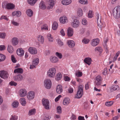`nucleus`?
<instances>
[{"label":"nucleus","instance_id":"obj_5","mask_svg":"<svg viewBox=\"0 0 120 120\" xmlns=\"http://www.w3.org/2000/svg\"><path fill=\"white\" fill-rule=\"evenodd\" d=\"M44 84L45 87L48 89H50L52 85V82L51 80L49 79H45L44 82Z\"/></svg>","mask_w":120,"mask_h":120},{"label":"nucleus","instance_id":"obj_40","mask_svg":"<svg viewBox=\"0 0 120 120\" xmlns=\"http://www.w3.org/2000/svg\"><path fill=\"white\" fill-rule=\"evenodd\" d=\"M41 30H48V26L46 24H44L43 25L41 26Z\"/></svg>","mask_w":120,"mask_h":120},{"label":"nucleus","instance_id":"obj_45","mask_svg":"<svg viewBox=\"0 0 120 120\" xmlns=\"http://www.w3.org/2000/svg\"><path fill=\"white\" fill-rule=\"evenodd\" d=\"M79 2L82 4H87L88 3V1L87 0H79Z\"/></svg>","mask_w":120,"mask_h":120},{"label":"nucleus","instance_id":"obj_46","mask_svg":"<svg viewBox=\"0 0 120 120\" xmlns=\"http://www.w3.org/2000/svg\"><path fill=\"white\" fill-rule=\"evenodd\" d=\"M90 40L89 39L86 38H84L82 40V42L84 44H87L90 41Z\"/></svg>","mask_w":120,"mask_h":120},{"label":"nucleus","instance_id":"obj_24","mask_svg":"<svg viewBox=\"0 0 120 120\" xmlns=\"http://www.w3.org/2000/svg\"><path fill=\"white\" fill-rule=\"evenodd\" d=\"M70 102V99L68 98H65L64 100L63 103L64 105H66L68 104Z\"/></svg>","mask_w":120,"mask_h":120},{"label":"nucleus","instance_id":"obj_34","mask_svg":"<svg viewBox=\"0 0 120 120\" xmlns=\"http://www.w3.org/2000/svg\"><path fill=\"white\" fill-rule=\"evenodd\" d=\"M7 49L8 51L10 53H12L14 50L13 47L10 45L8 46Z\"/></svg>","mask_w":120,"mask_h":120},{"label":"nucleus","instance_id":"obj_4","mask_svg":"<svg viewBox=\"0 0 120 120\" xmlns=\"http://www.w3.org/2000/svg\"><path fill=\"white\" fill-rule=\"evenodd\" d=\"M56 71V69L54 68H49L47 72L48 76L50 78L54 77Z\"/></svg>","mask_w":120,"mask_h":120},{"label":"nucleus","instance_id":"obj_42","mask_svg":"<svg viewBox=\"0 0 120 120\" xmlns=\"http://www.w3.org/2000/svg\"><path fill=\"white\" fill-rule=\"evenodd\" d=\"M94 50L95 51H98L100 52H102L103 51L101 48L100 47H98L95 48Z\"/></svg>","mask_w":120,"mask_h":120},{"label":"nucleus","instance_id":"obj_57","mask_svg":"<svg viewBox=\"0 0 120 120\" xmlns=\"http://www.w3.org/2000/svg\"><path fill=\"white\" fill-rule=\"evenodd\" d=\"M8 4L5 2H4L2 4V7L3 8H6Z\"/></svg>","mask_w":120,"mask_h":120},{"label":"nucleus","instance_id":"obj_31","mask_svg":"<svg viewBox=\"0 0 120 120\" xmlns=\"http://www.w3.org/2000/svg\"><path fill=\"white\" fill-rule=\"evenodd\" d=\"M62 76V74L60 73H59L56 76V79L57 81L60 80L61 79Z\"/></svg>","mask_w":120,"mask_h":120},{"label":"nucleus","instance_id":"obj_13","mask_svg":"<svg viewBox=\"0 0 120 120\" xmlns=\"http://www.w3.org/2000/svg\"><path fill=\"white\" fill-rule=\"evenodd\" d=\"M28 51L31 54H35L37 53L36 49L34 47H30L28 49Z\"/></svg>","mask_w":120,"mask_h":120},{"label":"nucleus","instance_id":"obj_38","mask_svg":"<svg viewBox=\"0 0 120 120\" xmlns=\"http://www.w3.org/2000/svg\"><path fill=\"white\" fill-rule=\"evenodd\" d=\"M12 106L13 108H17L19 105V103L18 102L14 101L12 104Z\"/></svg>","mask_w":120,"mask_h":120},{"label":"nucleus","instance_id":"obj_53","mask_svg":"<svg viewBox=\"0 0 120 120\" xmlns=\"http://www.w3.org/2000/svg\"><path fill=\"white\" fill-rule=\"evenodd\" d=\"M9 84L11 86H16L17 85V83L13 81H11L9 83Z\"/></svg>","mask_w":120,"mask_h":120},{"label":"nucleus","instance_id":"obj_8","mask_svg":"<svg viewBox=\"0 0 120 120\" xmlns=\"http://www.w3.org/2000/svg\"><path fill=\"white\" fill-rule=\"evenodd\" d=\"M71 25L73 27L77 28L79 25V21L77 19H75L72 22Z\"/></svg>","mask_w":120,"mask_h":120},{"label":"nucleus","instance_id":"obj_47","mask_svg":"<svg viewBox=\"0 0 120 120\" xmlns=\"http://www.w3.org/2000/svg\"><path fill=\"white\" fill-rule=\"evenodd\" d=\"M77 12L79 16H81L83 14L81 8L78 9Z\"/></svg>","mask_w":120,"mask_h":120},{"label":"nucleus","instance_id":"obj_36","mask_svg":"<svg viewBox=\"0 0 120 120\" xmlns=\"http://www.w3.org/2000/svg\"><path fill=\"white\" fill-rule=\"evenodd\" d=\"M39 62V59L37 58L33 60V65H37Z\"/></svg>","mask_w":120,"mask_h":120},{"label":"nucleus","instance_id":"obj_63","mask_svg":"<svg viewBox=\"0 0 120 120\" xmlns=\"http://www.w3.org/2000/svg\"><path fill=\"white\" fill-rule=\"evenodd\" d=\"M12 24L16 26H18L19 25V23H18L17 22H15L14 21H12Z\"/></svg>","mask_w":120,"mask_h":120},{"label":"nucleus","instance_id":"obj_21","mask_svg":"<svg viewBox=\"0 0 120 120\" xmlns=\"http://www.w3.org/2000/svg\"><path fill=\"white\" fill-rule=\"evenodd\" d=\"M84 62L89 65L91 63L92 61L91 59L89 57L86 58L84 60Z\"/></svg>","mask_w":120,"mask_h":120},{"label":"nucleus","instance_id":"obj_62","mask_svg":"<svg viewBox=\"0 0 120 120\" xmlns=\"http://www.w3.org/2000/svg\"><path fill=\"white\" fill-rule=\"evenodd\" d=\"M57 42L58 44L60 46H62L63 45V42L60 40H59Z\"/></svg>","mask_w":120,"mask_h":120},{"label":"nucleus","instance_id":"obj_7","mask_svg":"<svg viewBox=\"0 0 120 120\" xmlns=\"http://www.w3.org/2000/svg\"><path fill=\"white\" fill-rule=\"evenodd\" d=\"M46 3L48 9L52 8L54 5V1L53 0H47Z\"/></svg>","mask_w":120,"mask_h":120},{"label":"nucleus","instance_id":"obj_33","mask_svg":"<svg viewBox=\"0 0 120 120\" xmlns=\"http://www.w3.org/2000/svg\"><path fill=\"white\" fill-rule=\"evenodd\" d=\"M38 0H28V3L31 5H33Z\"/></svg>","mask_w":120,"mask_h":120},{"label":"nucleus","instance_id":"obj_27","mask_svg":"<svg viewBox=\"0 0 120 120\" xmlns=\"http://www.w3.org/2000/svg\"><path fill=\"white\" fill-rule=\"evenodd\" d=\"M120 89V88L119 87V86L117 85H113L111 87V90H118Z\"/></svg>","mask_w":120,"mask_h":120},{"label":"nucleus","instance_id":"obj_64","mask_svg":"<svg viewBox=\"0 0 120 120\" xmlns=\"http://www.w3.org/2000/svg\"><path fill=\"white\" fill-rule=\"evenodd\" d=\"M78 120H85L84 119V117L82 116H79L78 117Z\"/></svg>","mask_w":120,"mask_h":120},{"label":"nucleus","instance_id":"obj_60","mask_svg":"<svg viewBox=\"0 0 120 120\" xmlns=\"http://www.w3.org/2000/svg\"><path fill=\"white\" fill-rule=\"evenodd\" d=\"M3 19H4L6 20H8V19L7 18L6 16H2L0 18V20H1Z\"/></svg>","mask_w":120,"mask_h":120},{"label":"nucleus","instance_id":"obj_17","mask_svg":"<svg viewBox=\"0 0 120 120\" xmlns=\"http://www.w3.org/2000/svg\"><path fill=\"white\" fill-rule=\"evenodd\" d=\"M50 61L53 63H56L58 61V59L57 57L52 56L50 57Z\"/></svg>","mask_w":120,"mask_h":120},{"label":"nucleus","instance_id":"obj_16","mask_svg":"<svg viewBox=\"0 0 120 120\" xmlns=\"http://www.w3.org/2000/svg\"><path fill=\"white\" fill-rule=\"evenodd\" d=\"M22 79V76L20 74L17 75L14 77V79L15 81H18L21 80Z\"/></svg>","mask_w":120,"mask_h":120},{"label":"nucleus","instance_id":"obj_59","mask_svg":"<svg viewBox=\"0 0 120 120\" xmlns=\"http://www.w3.org/2000/svg\"><path fill=\"white\" fill-rule=\"evenodd\" d=\"M64 79L65 81H68L70 80V78L67 76H64Z\"/></svg>","mask_w":120,"mask_h":120},{"label":"nucleus","instance_id":"obj_10","mask_svg":"<svg viewBox=\"0 0 120 120\" xmlns=\"http://www.w3.org/2000/svg\"><path fill=\"white\" fill-rule=\"evenodd\" d=\"M8 74L7 72L5 71H1L0 73V76L1 78L4 79H6L8 78Z\"/></svg>","mask_w":120,"mask_h":120},{"label":"nucleus","instance_id":"obj_23","mask_svg":"<svg viewBox=\"0 0 120 120\" xmlns=\"http://www.w3.org/2000/svg\"><path fill=\"white\" fill-rule=\"evenodd\" d=\"M71 2V0H63L61 1L62 4L64 5H68Z\"/></svg>","mask_w":120,"mask_h":120},{"label":"nucleus","instance_id":"obj_1","mask_svg":"<svg viewBox=\"0 0 120 120\" xmlns=\"http://www.w3.org/2000/svg\"><path fill=\"white\" fill-rule=\"evenodd\" d=\"M112 14L115 18H119L120 17V6L116 7L113 10Z\"/></svg>","mask_w":120,"mask_h":120},{"label":"nucleus","instance_id":"obj_3","mask_svg":"<svg viewBox=\"0 0 120 120\" xmlns=\"http://www.w3.org/2000/svg\"><path fill=\"white\" fill-rule=\"evenodd\" d=\"M97 16L98 28V30L101 31L102 30V28L104 26V25L101 22V16L98 14H97Z\"/></svg>","mask_w":120,"mask_h":120},{"label":"nucleus","instance_id":"obj_6","mask_svg":"<svg viewBox=\"0 0 120 120\" xmlns=\"http://www.w3.org/2000/svg\"><path fill=\"white\" fill-rule=\"evenodd\" d=\"M42 101L43 105L44 106L45 108L47 109H49V101L48 100L43 98Z\"/></svg>","mask_w":120,"mask_h":120},{"label":"nucleus","instance_id":"obj_12","mask_svg":"<svg viewBox=\"0 0 120 120\" xmlns=\"http://www.w3.org/2000/svg\"><path fill=\"white\" fill-rule=\"evenodd\" d=\"M67 32L68 37H70L72 36L74 33L73 29L72 28L69 27L67 29Z\"/></svg>","mask_w":120,"mask_h":120},{"label":"nucleus","instance_id":"obj_43","mask_svg":"<svg viewBox=\"0 0 120 120\" xmlns=\"http://www.w3.org/2000/svg\"><path fill=\"white\" fill-rule=\"evenodd\" d=\"M113 101H110L107 102L105 103V105L107 106H112L113 104Z\"/></svg>","mask_w":120,"mask_h":120},{"label":"nucleus","instance_id":"obj_61","mask_svg":"<svg viewBox=\"0 0 120 120\" xmlns=\"http://www.w3.org/2000/svg\"><path fill=\"white\" fill-rule=\"evenodd\" d=\"M16 16H17L19 17L21 16V12L20 11H16Z\"/></svg>","mask_w":120,"mask_h":120},{"label":"nucleus","instance_id":"obj_11","mask_svg":"<svg viewBox=\"0 0 120 120\" xmlns=\"http://www.w3.org/2000/svg\"><path fill=\"white\" fill-rule=\"evenodd\" d=\"M27 93L26 90L24 89H21L19 91V95L21 97H24L25 96Z\"/></svg>","mask_w":120,"mask_h":120},{"label":"nucleus","instance_id":"obj_37","mask_svg":"<svg viewBox=\"0 0 120 120\" xmlns=\"http://www.w3.org/2000/svg\"><path fill=\"white\" fill-rule=\"evenodd\" d=\"M20 101L22 105L23 106H25L26 103L25 99L24 98H22L20 99Z\"/></svg>","mask_w":120,"mask_h":120},{"label":"nucleus","instance_id":"obj_48","mask_svg":"<svg viewBox=\"0 0 120 120\" xmlns=\"http://www.w3.org/2000/svg\"><path fill=\"white\" fill-rule=\"evenodd\" d=\"M6 35V34L4 32L0 33V38L3 39L4 38Z\"/></svg>","mask_w":120,"mask_h":120},{"label":"nucleus","instance_id":"obj_58","mask_svg":"<svg viewBox=\"0 0 120 120\" xmlns=\"http://www.w3.org/2000/svg\"><path fill=\"white\" fill-rule=\"evenodd\" d=\"M101 81H95L94 82L96 85L98 86L101 85Z\"/></svg>","mask_w":120,"mask_h":120},{"label":"nucleus","instance_id":"obj_50","mask_svg":"<svg viewBox=\"0 0 120 120\" xmlns=\"http://www.w3.org/2000/svg\"><path fill=\"white\" fill-rule=\"evenodd\" d=\"M96 79L95 81H101L102 78L100 75H98L96 77Z\"/></svg>","mask_w":120,"mask_h":120},{"label":"nucleus","instance_id":"obj_19","mask_svg":"<svg viewBox=\"0 0 120 120\" xmlns=\"http://www.w3.org/2000/svg\"><path fill=\"white\" fill-rule=\"evenodd\" d=\"M59 20L60 22L62 23H65L67 22V20L65 16L61 17Z\"/></svg>","mask_w":120,"mask_h":120},{"label":"nucleus","instance_id":"obj_2","mask_svg":"<svg viewBox=\"0 0 120 120\" xmlns=\"http://www.w3.org/2000/svg\"><path fill=\"white\" fill-rule=\"evenodd\" d=\"M83 85H80L79 86L76 98L79 99L82 97L83 93Z\"/></svg>","mask_w":120,"mask_h":120},{"label":"nucleus","instance_id":"obj_14","mask_svg":"<svg viewBox=\"0 0 120 120\" xmlns=\"http://www.w3.org/2000/svg\"><path fill=\"white\" fill-rule=\"evenodd\" d=\"M63 87L61 85H58L56 88V91L57 93L60 94L63 91Z\"/></svg>","mask_w":120,"mask_h":120},{"label":"nucleus","instance_id":"obj_56","mask_svg":"<svg viewBox=\"0 0 120 120\" xmlns=\"http://www.w3.org/2000/svg\"><path fill=\"white\" fill-rule=\"evenodd\" d=\"M11 60L13 63H15L16 62V60H15L14 55H12L11 56Z\"/></svg>","mask_w":120,"mask_h":120},{"label":"nucleus","instance_id":"obj_49","mask_svg":"<svg viewBox=\"0 0 120 120\" xmlns=\"http://www.w3.org/2000/svg\"><path fill=\"white\" fill-rule=\"evenodd\" d=\"M56 55L59 59H61L62 57V54L60 53H59L58 52H56Z\"/></svg>","mask_w":120,"mask_h":120},{"label":"nucleus","instance_id":"obj_41","mask_svg":"<svg viewBox=\"0 0 120 120\" xmlns=\"http://www.w3.org/2000/svg\"><path fill=\"white\" fill-rule=\"evenodd\" d=\"M51 35L50 34H48L47 37L49 41L52 42L53 41V40L51 36Z\"/></svg>","mask_w":120,"mask_h":120},{"label":"nucleus","instance_id":"obj_26","mask_svg":"<svg viewBox=\"0 0 120 120\" xmlns=\"http://www.w3.org/2000/svg\"><path fill=\"white\" fill-rule=\"evenodd\" d=\"M26 14L29 17H31L32 16L33 14V12L32 10L30 9H29L26 11Z\"/></svg>","mask_w":120,"mask_h":120},{"label":"nucleus","instance_id":"obj_9","mask_svg":"<svg viewBox=\"0 0 120 120\" xmlns=\"http://www.w3.org/2000/svg\"><path fill=\"white\" fill-rule=\"evenodd\" d=\"M35 94L33 91H31L28 92L27 94V98L30 100H32L34 98Z\"/></svg>","mask_w":120,"mask_h":120},{"label":"nucleus","instance_id":"obj_28","mask_svg":"<svg viewBox=\"0 0 120 120\" xmlns=\"http://www.w3.org/2000/svg\"><path fill=\"white\" fill-rule=\"evenodd\" d=\"M35 112L36 110L35 109H34L29 110L28 114L29 116L34 115Z\"/></svg>","mask_w":120,"mask_h":120},{"label":"nucleus","instance_id":"obj_25","mask_svg":"<svg viewBox=\"0 0 120 120\" xmlns=\"http://www.w3.org/2000/svg\"><path fill=\"white\" fill-rule=\"evenodd\" d=\"M39 8L42 9H45L46 8V6H45L44 2L43 1H41L39 4Z\"/></svg>","mask_w":120,"mask_h":120},{"label":"nucleus","instance_id":"obj_18","mask_svg":"<svg viewBox=\"0 0 120 120\" xmlns=\"http://www.w3.org/2000/svg\"><path fill=\"white\" fill-rule=\"evenodd\" d=\"M16 52L18 55L20 56H21L23 55L24 51L23 49H18L17 50Z\"/></svg>","mask_w":120,"mask_h":120},{"label":"nucleus","instance_id":"obj_15","mask_svg":"<svg viewBox=\"0 0 120 120\" xmlns=\"http://www.w3.org/2000/svg\"><path fill=\"white\" fill-rule=\"evenodd\" d=\"M99 40L98 39H94L93 40L91 44V45L95 46L97 45L99 43Z\"/></svg>","mask_w":120,"mask_h":120},{"label":"nucleus","instance_id":"obj_20","mask_svg":"<svg viewBox=\"0 0 120 120\" xmlns=\"http://www.w3.org/2000/svg\"><path fill=\"white\" fill-rule=\"evenodd\" d=\"M12 43L13 45L15 46L18 43V39L16 38H13L11 40Z\"/></svg>","mask_w":120,"mask_h":120},{"label":"nucleus","instance_id":"obj_52","mask_svg":"<svg viewBox=\"0 0 120 120\" xmlns=\"http://www.w3.org/2000/svg\"><path fill=\"white\" fill-rule=\"evenodd\" d=\"M11 117L10 118V120H17L18 117L15 115L11 116Z\"/></svg>","mask_w":120,"mask_h":120},{"label":"nucleus","instance_id":"obj_39","mask_svg":"<svg viewBox=\"0 0 120 120\" xmlns=\"http://www.w3.org/2000/svg\"><path fill=\"white\" fill-rule=\"evenodd\" d=\"M58 24V23L56 22H53L52 28L54 30H56L57 28Z\"/></svg>","mask_w":120,"mask_h":120},{"label":"nucleus","instance_id":"obj_29","mask_svg":"<svg viewBox=\"0 0 120 120\" xmlns=\"http://www.w3.org/2000/svg\"><path fill=\"white\" fill-rule=\"evenodd\" d=\"M15 8V5L12 4L8 3L7 6V8L8 9H12Z\"/></svg>","mask_w":120,"mask_h":120},{"label":"nucleus","instance_id":"obj_54","mask_svg":"<svg viewBox=\"0 0 120 120\" xmlns=\"http://www.w3.org/2000/svg\"><path fill=\"white\" fill-rule=\"evenodd\" d=\"M82 24L85 25H87V22L86 20L85 19H82Z\"/></svg>","mask_w":120,"mask_h":120},{"label":"nucleus","instance_id":"obj_35","mask_svg":"<svg viewBox=\"0 0 120 120\" xmlns=\"http://www.w3.org/2000/svg\"><path fill=\"white\" fill-rule=\"evenodd\" d=\"M6 58V56L5 55L0 53V62L4 61Z\"/></svg>","mask_w":120,"mask_h":120},{"label":"nucleus","instance_id":"obj_55","mask_svg":"<svg viewBox=\"0 0 120 120\" xmlns=\"http://www.w3.org/2000/svg\"><path fill=\"white\" fill-rule=\"evenodd\" d=\"M88 15L89 18H91L92 16V11H89L88 13Z\"/></svg>","mask_w":120,"mask_h":120},{"label":"nucleus","instance_id":"obj_22","mask_svg":"<svg viewBox=\"0 0 120 120\" xmlns=\"http://www.w3.org/2000/svg\"><path fill=\"white\" fill-rule=\"evenodd\" d=\"M68 46L70 48H73L75 46V43L72 40H69L68 41Z\"/></svg>","mask_w":120,"mask_h":120},{"label":"nucleus","instance_id":"obj_44","mask_svg":"<svg viewBox=\"0 0 120 120\" xmlns=\"http://www.w3.org/2000/svg\"><path fill=\"white\" fill-rule=\"evenodd\" d=\"M82 75V72L79 71L75 73V76L78 77H81Z\"/></svg>","mask_w":120,"mask_h":120},{"label":"nucleus","instance_id":"obj_30","mask_svg":"<svg viewBox=\"0 0 120 120\" xmlns=\"http://www.w3.org/2000/svg\"><path fill=\"white\" fill-rule=\"evenodd\" d=\"M23 70L21 68H18L15 69L14 72V73H22L23 72Z\"/></svg>","mask_w":120,"mask_h":120},{"label":"nucleus","instance_id":"obj_51","mask_svg":"<svg viewBox=\"0 0 120 120\" xmlns=\"http://www.w3.org/2000/svg\"><path fill=\"white\" fill-rule=\"evenodd\" d=\"M57 112L59 113H60L61 112V107L59 106L57 107L56 108Z\"/></svg>","mask_w":120,"mask_h":120},{"label":"nucleus","instance_id":"obj_32","mask_svg":"<svg viewBox=\"0 0 120 120\" xmlns=\"http://www.w3.org/2000/svg\"><path fill=\"white\" fill-rule=\"evenodd\" d=\"M38 40L41 43L43 44L44 41V38L41 35H40L38 37Z\"/></svg>","mask_w":120,"mask_h":120}]
</instances>
